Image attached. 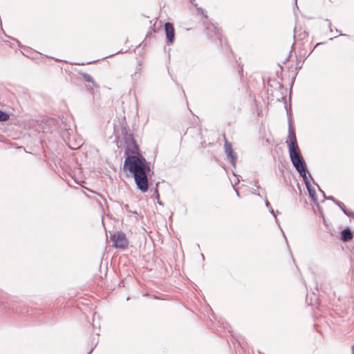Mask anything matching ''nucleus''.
I'll return each instance as SVG.
<instances>
[{"mask_svg":"<svg viewBox=\"0 0 354 354\" xmlns=\"http://www.w3.org/2000/svg\"><path fill=\"white\" fill-rule=\"evenodd\" d=\"M124 169L133 174L138 189L142 193L149 188L147 172L150 171L149 165L142 156H127L124 162Z\"/></svg>","mask_w":354,"mask_h":354,"instance_id":"1","label":"nucleus"},{"mask_svg":"<svg viewBox=\"0 0 354 354\" xmlns=\"http://www.w3.org/2000/svg\"><path fill=\"white\" fill-rule=\"evenodd\" d=\"M290 160L303 178H306L308 170L297 142L296 134L291 122L288 125V136L286 141Z\"/></svg>","mask_w":354,"mask_h":354,"instance_id":"2","label":"nucleus"},{"mask_svg":"<svg viewBox=\"0 0 354 354\" xmlns=\"http://www.w3.org/2000/svg\"><path fill=\"white\" fill-rule=\"evenodd\" d=\"M122 135L125 144V153L127 156H133L138 151V147L133 137V135L128 132L127 129H122Z\"/></svg>","mask_w":354,"mask_h":354,"instance_id":"3","label":"nucleus"},{"mask_svg":"<svg viewBox=\"0 0 354 354\" xmlns=\"http://www.w3.org/2000/svg\"><path fill=\"white\" fill-rule=\"evenodd\" d=\"M111 240L113 242L114 246L117 248L124 249L128 245L126 235L123 232H118L113 234L111 236Z\"/></svg>","mask_w":354,"mask_h":354,"instance_id":"4","label":"nucleus"},{"mask_svg":"<svg viewBox=\"0 0 354 354\" xmlns=\"http://www.w3.org/2000/svg\"><path fill=\"white\" fill-rule=\"evenodd\" d=\"M224 148L225 153L227 156L228 160L231 162L232 165L235 167L236 166V154L233 152V149L232 147L231 143L227 140L225 136H224Z\"/></svg>","mask_w":354,"mask_h":354,"instance_id":"5","label":"nucleus"},{"mask_svg":"<svg viewBox=\"0 0 354 354\" xmlns=\"http://www.w3.org/2000/svg\"><path fill=\"white\" fill-rule=\"evenodd\" d=\"M165 29L166 36L168 39V41L170 44H172L174 42V36H175L174 28L173 24L169 22H167L165 24Z\"/></svg>","mask_w":354,"mask_h":354,"instance_id":"6","label":"nucleus"},{"mask_svg":"<svg viewBox=\"0 0 354 354\" xmlns=\"http://www.w3.org/2000/svg\"><path fill=\"white\" fill-rule=\"evenodd\" d=\"M304 182L306 186V188L308 189V192L309 194L310 197L312 198V200L314 202L317 201V197H316V192L313 187L311 186L308 177L306 178H303Z\"/></svg>","mask_w":354,"mask_h":354,"instance_id":"7","label":"nucleus"},{"mask_svg":"<svg viewBox=\"0 0 354 354\" xmlns=\"http://www.w3.org/2000/svg\"><path fill=\"white\" fill-rule=\"evenodd\" d=\"M341 235H342L341 239L344 241H350L353 238V234H352L351 230L348 228L343 230L342 231Z\"/></svg>","mask_w":354,"mask_h":354,"instance_id":"8","label":"nucleus"},{"mask_svg":"<svg viewBox=\"0 0 354 354\" xmlns=\"http://www.w3.org/2000/svg\"><path fill=\"white\" fill-rule=\"evenodd\" d=\"M9 119V114L0 110V122H6L8 121Z\"/></svg>","mask_w":354,"mask_h":354,"instance_id":"9","label":"nucleus"},{"mask_svg":"<svg viewBox=\"0 0 354 354\" xmlns=\"http://www.w3.org/2000/svg\"><path fill=\"white\" fill-rule=\"evenodd\" d=\"M82 75L85 81L94 83L93 78L91 77V75L88 73H84Z\"/></svg>","mask_w":354,"mask_h":354,"instance_id":"10","label":"nucleus"},{"mask_svg":"<svg viewBox=\"0 0 354 354\" xmlns=\"http://www.w3.org/2000/svg\"><path fill=\"white\" fill-rule=\"evenodd\" d=\"M342 212L349 217H353V218L354 217V213L349 209H347L346 208H342Z\"/></svg>","mask_w":354,"mask_h":354,"instance_id":"11","label":"nucleus"},{"mask_svg":"<svg viewBox=\"0 0 354 354\" xmlns=\"http://www.w3.org/2000/svg\"><path fill=\"white\" fill-rule=\"evenodd\" d=\"M212 28L214 30L215 35L218 37V38L219 39H221V38H220V33H219L218 30L216 27H214V26H212Z\"/></svg>","mask_w":354,"mask_h":354,"instance_id":"12","label":"nucleus"},{"mask_svg":"<svg viewBox=\"0 0 354 354\" xmlns=\"http://www.w3.org/2000/svg\"><path fill=\"white\" fill-rule=\"evenodd\" d=\"M155 192H156V198L158 199V203L159 204H160V205H161V204H162V203H161V202H160V201H159V194H158V189H156Z\"/></svg>","mask_w":354,"mask_h":354,"instance_id":"13","label":"nucleus"},{"mask_svg":"<svg viewBox=\"0 0 354 354\" xmlns=\"http://www.w3.org/2000/svg\"><path fill=\"white\" fill-rule=\"evenodd\" d=\"M269 210H270V213L274 215V216L275 217L276 220H277V216H276V215L274 214V209H272V207H270L269 208Z\"/></svg>","mask_w":354,"mask_h":354,"instance_id":"14","label":"nucleus"},{"mask_svg":"<svg viewBox=\"0 0 354 354\" xmlns=\"http://www.w3.org/2000/svg\"><path fill=\"white\" fill-rule=\"evenodd\" d=\"M337 205H340L341 202L337 200H334L333 201Z\"/></svg>","mask_w":354,"mask_h":354,"instance_id":"15","label":"nucleus"},{"mask_svg":"<svg viewBox=\"0 0 354 354\" xmlns=\"http://www.w3.org/2000/svg\"><path fill=\"white\" fill-rule=\"evenodd\" d=\"M266 205L268 208H270L271 207L270 203L268 201H266Z\"/></svg>","mask_w":354,"mask_h":354,"instance_id":"16","label":"nucleus"},{"mask_svg":"<svg viewBox=\"0 0 354 354\" xmlns=\"http://www.w3.org/2000/svg\"><path fill=\"white\" fill-rule=\"evenodd\" d=\"M327 199L331 200L332 201H334V200H335V198L333 196H329L327 198Z\"/></svg>","mask_w":354,"mask_h":354,"instance_id":"17","label":"nucleus"},{"mask_svg":"<svg viewBox=\"0 0 354 354\" xmlns=\"http://www.w3.org/2000/svg\"><path fill=\"white\" fill-rule=\"evenodd\" d=\"M338 207L342 210V208H345L344 206V204L342 203H340V205H338Z\"/></svg>","mask_w":354,"mask_h":354,"instance_id":"18","label":"nucleus"},{"mask_svg":"<svg viewBox=\"0 0 354 354\" xmlns=\"http://www.w3.org/2000/svg\"><path fill=\"white\" fill-rule=\"evenodd\" d=\"M352 351H353V354H354V345L352 346Z\"/></svg>","mask_w":354,"mask_h":354,"instance_id":"19","label":"nucleus"}]
</instances>
